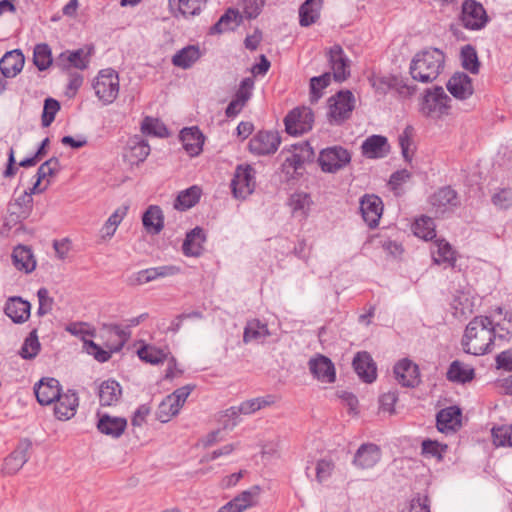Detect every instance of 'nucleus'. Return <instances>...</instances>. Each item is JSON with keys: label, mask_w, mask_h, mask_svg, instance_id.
<instances>
[{"label": "nucleus", "mask_w": 512, "mask_h": 512, "mask_svg": "<svg viewBox=\"0 0 512 512\" xmlns=\"http://www.w3.org/2000/svg\"><path fill=\"white\" fill-rule=\"evenodd\" d=\"M331 82V74L326 72L310 79V101L316 103L322 97V90Z\"/></svg>", "instance_id": "5fc2aeb1"}, {"label": "nucleus", "mask_w": 512, "mask_h": 512, "mask_svg": "<svg viewBox=\"0 0 512 512\" xmlns=\"http://www.w3.org/2000/svg\"><path fill=\"white\" fill-rule=\"evenodd\" d=\"M39 307L37 309V315L42 317L51 312L54 300L49 296V291L42 287L37 292Z\"/></svg>", "instance_id": "0e129e2a"}, {"label": "nucleus", "mask_w": 512, "mask_h": 512, "mask_svg": "<svg viewBox=\"0 0 512 512\" xmlns=\"http://www.w3.org/2000/svg\"><path fill=\"white\" fill-rule=\"evenodd\" d=\"M270 336L267 324L258 319L249 320L244 328L243 342L249 343L251 341H264Z\"/></svg>", "instance_id": "a19ab883"}, {"label": "nucleus", "mask_w": 512, "mask_h": 512, "mask_svg": "<svg viewBox=\"0 0 512 512\" xmlns=\"http://www.w3.org/2000/svg\"><path fill=\"white\" fill-rule=\"evenodd\" d=\"M127 427V420L122 417H112L107 414L100 416L97 428L98 430L107 436L112 438H119Z\"/></svg>", "instance_id": "72a5a7b5"}, {"label": "nucleus", "mask_w": 512, "mask_h": 512, "mask_svg": "<svg viewBox=\"0 0 512 512\" xmlns=\"http://www.w3.org/2000/svg\"><path fill=\"white\" fill-rule=\"evenodd\" d=\"M238 5L242 8L245 16L252 19L259 15L264 5V0H239Z\"/></svg>", "instance_id": "e2e57ef3"}, {"label": "nucleus", "mask_w": 512, "mask_h": 512, "mask_svg": "<svg viewBox=\"0 0 512 512\" xmlns=\"http://www.w3.org/2000/svg\"><path fill=\"white\" fill-rule=\"evenodd\" d=\"M137 354L141 360L150 364L163 363L167 357V354L162 349L150 345H145L138 349Z\"/></svg>", "instance_id": "864d4df0"}, {"label": "nucleus", "mask_w": 512, "mask_h": 512, "mask_svg": "<svg viewBox=\"0 0 512 512\" xmlns=\"http://www.w3.org/2000/svg\"><path fill=\"white\" fill-rule=\"evenodd\" d=\"M446 444H440L438 441L425 439L421 444V453L425 457H433L438 460L443 459V454L447 450Z\"/></svg>", "instance_id": "4d7b16f0"}, {"label": "nucleus", "mask_w": 512, "mask_h": 512, "mask_svg": "<svg viewBox=\"0 0 512 512\" xmlns=\"http://www.w3.org/2000/svg\"><path fill=\"white\" fill-rule=\"evenodd\" d=\"M131 158H133L137 163L143 162L150 153V146L144 140H139L133 142L130 146Z\"/></svg>", "instance_id": "774afa93"}, {"label": "nucleus", "mask_w": 512, "mask_h": 512, "mask_svg": "<svg viewBox=\"0 0 512 512\" xmlns=\"http://www.w3.org/2000/svg\"><path fill=\"white\" fill-rule=\"evenodd\" d=\"M362 218L369 228H376L383 212V203L380 197L366 194L360 200Z\"/></svg>", "instance_id": "4468645a"}, {"label": "nucleus", "mask_w": 512, "mask_h": 512, "mask_svg": "<svg viewBox=\"0 0 512 512\" xmlns=\"http://www.w3.org/2000/svg\"><path fill=\"white\" fill-rule=\"evenodd\" d=\"M430 203L436 214L452 211L459 205L457 192L451 187H442L430 197Z\"/></svg>", "instance_id": "aec40b11"}, {"label": "nucleus", "mask_w": 512, "mask_h": 512, "mask_svg": "<svg viewBox=\"0 0 512 512\" xmlns=\"http://www.w3.org/2000/svg\"><path fill=\"white\" fill-rule=\"evenodd\" d=\"M55 401L57 402L55 404L54 413L57 419L68 420L76 414L79 406V398L75 391L68 390L64 394L60 392L59 398Z\"/></svg>", "instance_id": "5701e85b"}, {"label": "nucleus", "mask_w": 512, "mask_h": 512, "mask_svg": "<svg viewBox=\"0 0 512 512\" xmlns=\"http://www.w3.org/2000/svg\"><path fill=\"white\" fill-rule=\"evenodd\" d=\"M274 403L273 396L258 397L250 400H246L239 405L238 411H242V414H252L261 408L269 406Z\"/></svg>", "instance_id": "6e6d98bb"}, {"label": "nucleus", "mask_w": 512, "mask_h": 512, "mask_svg": "<svg viewBox=\"0 0 512 512\" xmlns=\"http://www.w3.org/2000/svg\"><path fill=\"white\" fill-rule=\"evenodd\" d=\"M33 63L40 70L44 71L51 66L53 58L48 44H37L33 52Z\"/></svg>", "instance_id": "de8ad7c7"}, {"label": "nucleus", "mask_w": 512, "mask_h": 512, "mask_svg": "<svg viewBox=\"0 0 512 512\" xmlns=\"http://www.w3.org/2000/svg\"><path fill=\"white\" fill-rule=\"evenodd\" d=\"M461 22L469 30H480L488 22V15L483 5L476 0H465L462 3Z\"/></svg>", "instance_id": "1a4fd4ad"}, {"label": "nucleus", "mask_w": 512, "mask_h": 512, "mask_svg": "<svg viewBox=\"0 0 512 512\" xmlns=\"http://www.w3.org/2000/svg\"><path fill=\"white\" fill-rule=\"evenodd\" d=\"M98 396L101 406H113L119 402L122 388L117 381L107 380L99 386Z\"/></svg>", "instance_id": "f704fd0d"}, {"label": "nucleus", "mask_w": 512, "mask_h": 512, "mask_svg": "<svg viewBox=\"0 0 512 512\" xmlns=\"http://www.w3.org/2000/svg\"><path fill=\"white\" fill-rule=\"evenodd\" d=\"M180 272V268L174 265L151 267L137 272L134 276V284L142 285L159 278L174 276Z\"/></svg>", "instance_id": "cd10ccee"}, {"label": "nucleus", "mask_w": 512, "mask_h": 512, "mask_svg": "<svg viewBox=\"0 0 512 512\" xmlns=\"http://www.w3.org/2000/svg\"><path fill=\"white\" fill-rule=\"evenodd\" d=\"M206 241V234L203 228L195 227L186 234L182 245V251L185 256L199 257L204 251L203 244Z\"/></svg>", "instance_id": "bb28decb"}, {"label": "nucleus", "mask_w": 512, "mask_h": 512, "mask_svg": "<svg viewBox=\"0 0 512 512\" xmlns=\"http://www.w3.org/2000/svg\"><path fill=\"white\" fill-rule=\"evenodd\" d=\"M235 199L245 200L256 187L255 169L250 165H238L230 183Z\"/></svg>", "instance_id": "423d86ee"}, {"label": "nucleus", "mask_w": 512, "mask_h": 512, "mask_svg": "<svg viewBox=\"0 0 512 512\" xmlns=\"http://www.w3.org/2000/svg\"><path fill=\"white\" fill-rule=\"evenodd\" d=\"M389 149L388 140L382 135H372L361 145L362 154L370 159L385 157L389 153Z\"/></svg>", "instance_id": "2f4dec72"}, {"label": "nucleus", "mask_w": 512, "mask_h": 512, "mask_svg": "<svg viewBox=\"0 0 512 512\" xmlns=\"http://www.w3.org/2000/svg\"><path fill=\"white\" fill-rule=\"evenodd\" d=\"M142 223L145 229L153 234H158L164 227V216L159 206L151 205L144 212Z\"/></svg>", "instance_id": "58836bf2"}, {"label": "nucleus", "mask_w": 512, "mask_h": 512, "mask_svg": "<svg viewBox=\"0 0 512 512\" xmlns=\"http://www.w3.org/2000/svg\"><path fill=\"white\" fill-rule=\"evenodd\" d=\"M322 0H306L299 8V22L303 27L314 24L320 17Z\"/></svg>", "instance_id": "ea45409f"}, {"label": "nucleus", "mask_w": 512, "mask_h": 512, "mask_svg": "<svg viewBox=\"0 0 512 512\" xmlns=\"http://www.w3.org/2000/svg\"><path fill=\"white\" fill-rule=\"evenodd\" d=\"M281 143L276 131H259L249 141V151L255 155L274 154Z\"/></svg>", "instance_id": "9b49d317"}, {"label": "nucleus", "mask_w": 512, "mask_h": 512, "mask_svg": "<svg viewBox=\"0 0 512 512\" xmlns=\"http://www.w3.org/2000/svg\"><path fill=\"white\" fill-rule=\"evenodd\" d=\"M512 428L509 426L494 427L492 429L493 443L496 446H510Z\"/></svg>", "instance_id": "680f3d73"}, {"label": "nucleus", "mask_w": 512, "mask_h": 512, "mask_svg": "<svg viewBox=\"0 0 512 512\" xmlns=\"http://www.w3.org/2000/svg\"><path fill=\"white\" fill-rule=\"evenodd\" d=\"M495 339L491 317L475 316L465 328L461 345L465 353L480 356L492 351Z\"/></svg>", "instance_id": "f257e3e1"}, {"label": "nucleus", "mask_w": 512, "mask_h": 512, "mask_svg": "<svg viewBox=\"0 0 512 512\" xmlns=\"http://www.w3.org/2000/svg\"><path fill=\"white\" fill-rule=\"evenodd\" d=\"M311 374L323 383H333L336 372L333 362L326 356L318 354L308 362Z\"/></svg>", "instance_id": "6ab92c4d"}, {"label": "nucleus", "mask_w": 512, "mask_h": 512, "mask_svg": "<svg viewBox=\"0 0 512 512\" xmlns=\"http://www.w3.org/2000/svg\"><path fill=\"white\" fill-rule=\"evenodd\" d=\"M39 351L40 342L38 340L37 330L33 329L24 340L19 354L23 359H33L38 355Z\"/></svg>", "instance_id": "8fccbe9b"}, {"label": "nucleus", "mask_w": 512, "mask_h": 512, "mask_svg": "<svg viewBox=\"0 0 512 512\" xmlns=\"http://www.w3.org/2000/svg\"><path fill=\"white\" fill-rule=\"evenodd\" d=\"M314 115L310 108H295L284 119L286 132L290 135H301L312 128Z\"/></svg>", "instance_id": "9d476101"}, {"label": "nucleus", "mask_w": 512, "mask_h": 512, "mask_svg": "<svg viewBox=\"0 0 512 512\" xmlns=\"http://www.w3.org/2000/svg\"><path fill=\"white\" fill-rule=\"evenodd\" d=\"M33 209V198L30 193H22L8 204V222L13 225L27 219Z\"/></svg>", "instance_id": "dca6fc26"}, {"label": "nucleus", "mask_w": 512, "mask_h": 512, "mask_svg": "<svg viewBox=\"0 0 512 512\" xmlns=\"http://www.w3.org/2000/svg\"><path fill=\"white\" fill-rule=\"evenodd\" d=\"M201 57L199 46L188 45L177 51L172 57V64L182 69L192 67Z\"/></svg>", "instance_id": "4c0bfd02"}, {"label": "nucleus", "mask_w": 512, "mask_h": 512, "mask_svg": "<svg viewBox=\"0 0 512 512\" xmlns=\"http://www.w3.org/2000/svg\"><path fill=\"white\" fill-rule=\"evenodd\" d=\"M461 62L462 66L465 70L469 71L472 74H477L480 68V62L478 59V55L476 49L467 44L461 48Z\"/></svg>", "instance_id": "09e8293b"}, {"label": "nucleus", "mask_w": 512, "mask_h": 512, "mask_svg": "<svg viewBox=\"0 0 512 512\" xmlns=\"http://www.w3.org/2000/svg\"><path fill=\"white\" fill-rule=\"evenodd\" d=\"M141 131L143 134L157 137H165L168 135L165 125L156 118L146 116L141 123Z\"/></svg>", "instance_id": "603ef678"}, {"label": "nucleus", "mask_w": 512, "mask_h": 512, "mask_svg": "<svg viewBox=\"0 0 512 512\" xmlns=\"http://www.w3.org/2000/svg\"><path fill=\"white\" fill-rule=\"evenodd\" d=\"M491 324L495 338L506 340L512 336V313L497 307L493 312Z\"/></svg>", "instance_id": "a878e982"}, {"label": "nucleus", "mask_w": 512, "mask_h": 512, "mask_svg": "<svg viewBox=\"0 0 512 512\" xmlns=\"http://www.w3.org/2000/svg\"><path fill=\"white\" fill-rule=\"evenodd\" d=\"M414 234L425 241L432 240L436 237L434 220L428 216H421L416 219L413 225Z\"/></svg>", "instance_id": "a18cd8bd"}, {"label": "nucleus", "mask_w": 512, "mask_h": 512, "mask_svg": "<svg viewBox=\"0 0 512 512\" xmlns=\"http://www.w3.org/2000/svg\"><path fill=\"white\" fill-rule=\"evenodd\" d=\"M60 110V103L53 99L47 98L44 101L43 113H42V126L49 127L54 121L57 112Z\"/></svg>", "instance_id": "bf43d9fd"}, {"label": "nucleus", "mask_w": 512, "mask_h": 512, "mask_svg": "<svg viewBox=\"0 0 512 512\" xmlns=\"http://www.w3.org/2000/svg\"><path fill=\"white\" fill-rule=\"evenodd\" d=\"M452 308L455 315L467 316L473 313L475 303L473 297L469 293L459 292L454 296L452 301Z\"/></svg>", "instance_id": "49530a36"}, {"label": "nucleus", "mask_w": 512, "mask_h": 512, "mask_svg": "<svg viewBox=\"0 0 512 512\" xmlns=\"http://www.w3.org/2000/svg\"><path fill=\"white\" fill-rule=\"evenodd\" d=\"M12 260L14 266L18 270H23L26 273L32 272L36 267V262L33 258V254L31 250L26 246H17L13 250Z\"/></svg>", "instance_id": "79ce46f5"}, {"label": "nucleus", "mask_w": 512, "mask_h": 512, "mask_svg": "<svg viewBox=\"0 0 512 512\" xmlns=\"http://www.w3.org/2000/svg\"><path fill=\"white\" fill-rule=\"evenodd\" d=\"M201 193V189L196 185L181 191L174 202V208L181 211L190 209L199 202Z\"/></svg>", "instance_id": "37998d69"}, {"label": "nucleus", "mask_w": 512, "mask_h": 512, "mask_svg": "<svg viewBox=\"0 0 512 512\" xmlns=\"http://www.w3.org/2000/svg\"><path fill=\"white\" fill-rule=\"evenodd\" d=\"M436 425L440 432H455L461 426V410L456 406L440 410L436 416Z\"/></svg>", "instance_id": "393cba45"}, {"label": "nucleus", "mask_w": 512, "mask_h": 512, "mask_svg": "<svg viewBox=\"0 0 512 512\" xmlns=\"http://www.w3.org/2000/svg\"><path fill=\"white\" fill-rule=\"evenodd\" d=\"M492 203L499 209L507 210L512 207V189H500L492 196Z\"/></svg>", "instance_id": "69168bd1"}, {"label": "nucleus", "mask_w": 512, "mask_h": 512, "mask_svg": "<svg viewBox=\"0 0 512 512\" xmlns=\"http://www.w3.org/2000/svg\"><path fill=\"white\" fill-rule=\"evenodd\" d=\"M475 370L472 366L459 360L453 361L447 371V379L455 383H467L474 379Z\"/></svg>", "instance_id": "e433bc0d"}, {"label": "nucleus", "mask_w": 512, "mask_h": 512, "mask_svg": "<svg viewBox=\"0 0 512 512\" xmlns=\"http://www.w3.org/2000/svg\"><path fill=\"white\" fill-rule=\"evenodd\" d=\"M207 0H177L178 10L184 17L199 15Z\"/></svg>", "instance_id": "13d9d810"}, {"label": "nucleus", "mask_w": 512, "mask_h": 512, "mask_svg": "<svg viewBox=\"0 0 512 512\" xmlns=\"http://www.w3.org/2000/svg\"><path fill=\"white\" fill-rule=\"evenodd\" d=\"M31 447L32 443L29 439L20 440L14 451L4 459L2 472L8 475L17 473L29 460V451Z\"/></svg>", "instance_id": "f8f14e48"}, {"label": "nucleus", "mask_w": 512, "mask_h": 512, "mask_svg": "<svg viewBox=\"0 0 512 512\" xmlns=\"http://www.w3.org/2000/svg\"><path fill=\"white\" fill-rule=\"evenodd\" d=\"M353 368L359 378L366 382L372 383L377 377V368L371 355L366 352H358L353 359Z\"/></svg>", "instance_id": "4be33fe9"}, {"label": "nucleus", "mask_w": 512, "mask_h": 512, "mask_svg": "<svg viewBox=\"0 0 512 512\" xmlns=\"http://www.w3.org/2000/svg\"><path fill=\"white\" fill-rule=\"evenodd\" d=\"M351 161V153L342 146H331L323 149L318 163L323 172L336 173Z\"/></svg>", "instance_id": "6e6552de"}, {"label": "nucleus", "mask_w": 512, "mask_h": 512, "mask_svg": "<svg viewBox=\"0 0 512 512\" xmlns=\"http://www.w3.org/2000/svg\"><path fill=\"white\" fill-rule=\"evenodd\" d=\"M445 54L438 48H426L417 52L410 63L409 73L413 80L431 83L442 73Z\"/></svg>", "instance_id": "f03ea898"}, {"label": "nucleus", "mask_w": 512, "mask_h": 512, "mask_svg": "<svg viewBox=\"0 0 512 512\" xmlns=\"http://www.w3.org/2000/svg\"><path fill=\"white\" fill-rule=\"evenodd\" d=\"M447 90L457 99H467L473 94L471 78L465 73H455L447 82Z\"/></svg>", "instance_id": "473e14b6"}, {"label": "nucleus", "mask_w": 512, "mask_h": 512, "mask_svg": "<svg viewBox=\"0 0 512 512\" xmlns=\"http://www.w3.org/2000/svg\"><path fill=\"white\" fill-rule=\"evenodd\" d=\"M180 140L190 156H197L202 152L204 135L198 127L183 128L180 132Z\"/></svg>", "instance_id": "7c9ffc66"}, {"label": "nucleus", "mask_w": 512, "mask_h": 512, "mask_svg": "<svg viewBox=\"0 0 512 512\" xmlns=\"http://www.w3.org/2000/svg\"><path fill=\"white\" fill-rule=\"evenodd\" d=\"M432 245L431 253L436 264L447 263L451 267L455 266V251L445 239H436Z\"/></svg>", "instance_id": "c9c22d12"}, {"label": "nucleus", "mask_w": 512, "mask_h": 512, "mask_svg": "<svg viewBox=\"0 0 512 512\" xmlns=\"http://www.w3.org/2000/svg\"><path fill=\"white\" fill-rule=\"evenodd\" d=\"M328 60L336 81L342 82L350 76V61L340 45H333L329 49Z\"/></svg>", "instance_id": "f3484780"}, {"label": "nucleus", "mask_w": 512, "mask_h": 512, "mask_svg": "<svg viewBox=\"0 0 512 512\" xmlns=\"http://www.w3.org/2000/svg\"><path fill=\"white\" fill-rule=\"evenodd\" d=\"M394 375L403 387H416L420 383L419 367L409 359H402L394 366Z\"/></svg>", "instance_id": "a211bd4d"}, {"label": "nucleus", "mask_w": 512, "mask_h": 512, "mask_svg": "<svg viewBox=\"0 0 512 512\" xmlns=\"http://www.w3.org/2000/svg\"><path fill=\"white\" fill-rule=\"evenodd\" d=\"M450 102L451 99L443 87L434 86L425 90L420 101V112L428 118L440 119L449 114Z\"/></svg>", "instance_id": "20e7f679"}, {"label": "nucleus", "mask_w": 512, "mask_h": 512, "mask_svg": "<svg viewBox=\"0 0 512 512\" xmlns=\"http://www.w3.org/2000/svg\"><path fill=\"white\" fill-rule=\"evenodd\" d=\"M260 492V486L254 485L248 490L242 491L239 495L222 506L218 512H243L248 508L254 507L258 503Z\"/></svg>", "instance_id": "ddd939ff"}, {"label": "nucleus", "mask_w": 512, "mask_h": 512, "mask_svg": "<svg viewBox=\"0 0 512 512\" xmlns=\"http://www.w3.org/2000/svg\"><path fill=\"white\" fill-rule=\"evenodd\" d=\"M93 88L104 105L113 103L119 94L118 74L113 69L101 70L93 83Z\"/></svg>", "instance_id": "39448f33"}, {"label": "nucleus", "mask_w": 512, "mask_h": 512, "mask_svg": "<svg viewBox=\"0 0 512 512\" xmlns=\"http://www.w3.org/2000/svg\"><path fill=\"white\" fill-rule=\"evenodd\" d=\"M24 63L25 58L20 50L8 51L0 59L1 74L7 78H13L22 71Z\"/></svg>", "instance_id": "c756f323"}, {"label": "nucleus", "mask_w": 512, "mask_h": 512, "mask_svg": "<svg viewBox=\"0 0 512 512\" xmlns=\"http://www.w3.org/2000/svg\"><path fill=\"white\" fill-rule=\"evenodd\" d=\"M61 392L60 382L55 378H43L34 386V393L41 405H50Z\"/></svg>", "instance_id": "412c9836"}, {"label": "nucleus", "mask_w": 512, "mask_h": 512, "mask_svg": "<svg viewBox=\"0 0 512 512\" xmlns=\"http://www.w3.org/2000/svg\"><path fill=\"white\" fill-rule=\"evenodd\" d=\"M102 331L111 339L112 343H107V350L101 348L92 340H84V348L89 355H92L98 362H107L112 353L119 352L130 338L131 332L129 328H122L116 324L103 325Z\"/></svg>", "instance_id": "7ed1b4c3"}, {"label": "nucleus", "mask_w": 512, "mask_h": 512, "mask_svg": "<svg viewBox=\"0 0 512 512\" xmlns=\"http://www.w3.org/2000/svg\"><path fill=\"white\" fill-rule=\"evenodd\" d=\"M59 170V159L57 157H52L39 166L36 175L39 176V180H43L48 176L55 175Z\"/></svg>", "instance_id": "338daca9"}, {"label": "nucleus", "mask_w": 512, "mask_h": 512, "mask_svg": "<svg viewBox=\"0 0 512 512\" xmlns=\"http://www.w3.org/2000/svg\"><path fill=\"white\" fill-rule=\"evenodd\" d=\"M174 398L169 395L159 404L156 417L162 423H167L173 416H176L180 408L178 404L174 403Z\"/></svg>", "instance_id": "3c124183"}, {"label": "nucleus", "mask_w": 512, "mask_h": 512, "mask_svg": "<svg viewBox=\"0 0 512 512\" xmlns=\"http://www.w3.org/2000/svg\"><path fill=\"white\" fill-rule=\"evenodd\" d=\"M240 18L239 12L230 8L210 28V33L221 34L223 32L233 30L239 25Z\"/></svg>", "instance_id": "c03bdc74"}, {"label": "nucleus", "mask_w": 512, "mask_h": 512, "mask_svg": "<svg viewBox=\"0 0 512 512\" xmlns=\"http://www.w3.org/2000/svg\"><path fill=\"white\" fill-rule=\"evenodd\" d=\"M31 304L21 297H11L6 302L5 314L17 324L24 323L30 317Z\"/></svg>", "instance_id": "c85d7f7f"}, {"label": "nucleus", "mask_w": 512, "mask_h": 512, "mask_svg": "<svg viewBox=\"0 0 512 512\" xmlns=\"http://www.w3.org/2000/svg\"><path fill=\"white\" fill-rule=\"evenodd\" d=\"M392 90H394L400 97L409 98L416 93L417 87L413 84H408L407 80L396 77L390 80Z\"/></svg>", "instance_id": "052dcab7"}, {"label": "nucleus", "mask_w": 512, "mask_h": 512, "mask_svg": "<svg viewBox=\"0 0 512 512\" xmlns=\"http://www.w3.org/2000/svg\"><path fill=\"white\" fill-rule=\"evenodd\" d=\"M89 62L90 52H85L82 48L73 51L66 50L60 53L54 61L55 66L63 71L69 70L70 68L85 70Z\"/></svg>", "instance_id": "2eb2a0df"}, {"label": "nucleus", "mask_w": 512, "mask_h": 512, "mask_svg": "<svg viewBox=\"0 0 512 512\" xmlns=\"http://www.w3.org/2000/svg\"><path fill=\"white\" fill-rule=\"evenodd\" d=\"M354 95L349 90H341L328 100V117L331 123L341 124L348 118L354 109Z\"/></svg>", "instance_id": "0eeeda50"}, {"label": "nucleus", "mask_w": 512, "mask_h": 512, "mask_svg": "<svg viewBox=\"0 0 512 512\" xmlns=\"http://www.w3.org/2000/svg\"><path fill=\"white\" fill-rule=\"evenodd\" d=\"M381 459V450L373 443L362 444L356 451L353 464L361 469L374 467Z\"/></svg>", "instance_id": "b1692460"}]
</instances>
